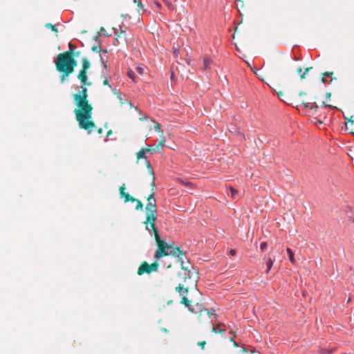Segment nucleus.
I'll return each mask as SVG.
<instances>
[{"mask_svg":"<svg viewBox=\"0 0 354 354\" xmlns=\"http://www.w3.org/2000/svg\"><path fill=\"white\" fill-rule=\"evenodd\" d=\"M74 101L77 108L75 109L76 120L79 122L81 129L91 133L95 127V124L91 121L93 107L87 100V88L82 86L76 94L73 95Z\"/></svg>","mask_w":354,"mask_h":354,"instance_id":"obj_1","label":"nucleus"},{"mask_svg":"<svg viewBox=\"0 0 354 354\" xmlns=\"http://www.w3.org/2000/svg\"><path fill=\"white\" fill-rule=\"evenodd\" d=\"M57 70L61 72V80L63 82L65 79L74 71L77 66L76 61L73 58L71 53H60L54 59Z\"/></svg>","mask_w":354,"mask_h":354,"instance_id":"obj_2","label":"nucleus"},{"mask_svg":"<svg viewBox=\"0 0 354 354\" xmlns=\"http://www.w3.org/2000/svg\"><path fill=\"white\" fill-rule=\"evenodd\" d=\"M156 241L158 245V250L156 251L154 258L156 260L160 259L163 256L172 255L176 257H180L182 250L178 248H174L167 244L165 241L162 240L159 233L156 234Z\"/></svg>","mask_w":354,"mask_h":354,"instance_id":"obj_3","label":"nucleus"},{"mask_svg":"<svg viewBox=\"0 0 354 354\" xmlns=\"http://www.w3.org/2000/svg\"><path fill=\"white\" fill-rule=\"evenodd\" d=\"M156 220V215H147L146 221V230L149 232L151 236L153 233L156 237V234L159 233L158 228L156 227L155 221Z\"/></svg>","mask_w":354,"mask_h":354,"instance_id":"obj_4","label":"nucleus"},{"mask_svg":"<svg viewBox=\"0 0 354 354\" xmlns=\"http://www.w3.org/2000/svg\"><path fill=\"white\" fill-rule=\"evenodd\" d=\"M166 139L165 136H162L160 138V141L158 144V145L156 147V149L151 148V149H142L138 153L137 157L138 159L141 158H146V153L149 152L151 153H153L154 152L159 151V147L162 149L165 146Z\"/></svg>","mask_w":354,"mask_h":354,"instance_id":"obj_5","label":"nucleus"},{"mask_svg":"<svg viewBox=\"0 0 354 354\" xmlns=\"http://www.w3.org/2000/svg\"><path fill=\"white\" fill-rule=\"evenodd\" d=\"M147 201L146 206L147 215H156V204L153 193L148 197Z\"/></svg>","mask_w":354,"mask_h":354,"instance_id":"obj_6","label":"nucleus"},{"mask_svg":"<svg viewBox=\"0 0 354 354\" xmlns=\"http://www.w3.org/2000/svg\"><path fill=\"white\" fill-rule=\"evenodd\" d=\"M180 257H178V261L180 262L182 269L185 271V274L187 276L186 277L191 278L192 277V270L190 268H193V267L190 265L189 261L185 262L184 259H186L185 253L182 251V255Z\"/></svg>","mask_w":354,"mask_h":354,"instance_id":"obj_7","label":"nucleus"},{"mask_svg":"<svg viewBox=\"0 0 354 354\" xmlns=\"http://www.w3.org/2000/svg\"><path fill=\"white\" fill-rule=\"evenodd\" d=\"M300 107H303L304 109H306V112L309 114L314 115L317 113L318 109V105L315 103H303L301 105H300Z\"/></svg>","mask_w":354,"mask_h":354,"instance_id":"obj_8","label":"nucleus"},{"mask_svg":"<svg viewBox=\"0 0 354 354\" xmlns=\"http://www.w3.org/2000/svg\"><path fill=\"white\" fill-rule=\"evenodd\" d=\"M124 190H125V185H123L122 186H121L120 187V193L121 197L124 198L125 202H127V201L133 202L134 201H136V198L131 196L128 193H126L124 192Z\"/></svg>","mask_w":354,"mask_h":354,"instance_id":"obj_9","label":"nucleus"},{"mask_svg":"<svg viewBox=\"0 0 354 354\" xmlns=\"http://www.w3.org/2000/svg\"><path fill=\"white\" fill-rule=\"evenodd\" d=\"M263 261L267 267L266 273H268L273 266L274 260L268 255L264 257Z\"/></svg>","mask_w":354,"mask_h":354,"instance_id":"obj_10","label":"nucleus"},{"mask_svg":"<svg viewBox=\"0 0 354 354\" xmlns=\"http://www.w3.org/2000/svg\"><path fill=\"white\" fill-rule=\"evenodd\" d=\"M149 265L147 263V262H145L143 263L138 268V274L139 275H142L145 272H147V273H149Z\"/></svg>","mask_w":354,"mask_h":354,"instance_id":"obj_11","label":"nucleus"},{"mask_svg":"<svg viewBox=\"0 0 354 354\" xmlns=\"http://www.w3.org/2000/svg\"><path fill=\"white\" fill-rule=\"evenodd\" d=\"M78 78L80 80L81 82L84 84V85H86V84H88L89 85L90 83H87L86 81H87V79H88V77H87V75H86V72L84 71V70H81L79 75H78Z\"/></svg>","mask_w":354,"mask_h":354,"instance_id":"obj_12","label":"nucleus"},{"mask_svg":"<svg viewBox=\"0 0 354 354\" xmlns=\"http://www.w3.org/2000/svg\"><path fill=\"white\" fill-rule=\"evenodd\" d=\"M212 63V60L210 57L205 56L203 57L204 69L209 70Z\"/></svg>","mask_w":354,"mask_h":354,"instance_id":"obj_13","label":"nucleus"},{"mask_svg":"<svg viewBox=\"0 0 354 354\" xmlns=\"http://www.w3.org/2000/svg\"><path fill=\"white\" fill-rule=\"evenodd\" d=\"M181 303L185 304V306L189 308V310H190L192 313L194 312V309L192 308H191L190 301L188 300V299L187 297H183Z\"/></svg>","mask_w":354,"mask_h":354,"instance_id":"obj_14","label":"nucleus"},{"mask_svg":"<svg viewBox=\"0 0 354 354\" xmlns=\"http://www.w3.org/2000/svg\"><path fill=\"white\" fill-rule=\"evenodd\" d=\"M312 68H307L304 72H303L302 68H299L297 69V73L300 75L301 79H304L306 77V74Z\"/></svg>","mask_w":354,"mask_h":354,"instance_id":"obj_15","label":"nucleus"},{"mask_svg":"<svg viewBox=\"0 0 354 354\" xmlns=\"http://www.w3.org/2000/svg\"><path fill=\"white\" fill-rule=\"evenodd\" d=\"M82 62L83 67L82 70H84V71H86L90 67V62L86 57H84L82 59Z\"/></svg>","mask_w":354,"mask_h":354,"instance_id":"obj_16","label":"nucleus"},{"mask_svg":"<svg viewBox=\"0 0 354 354\" xmlns=\"http://www.w3.org/2000/svg\"><path fill=\"white\" fill-rule=\"evenodd\" d=\"M286 251H287V253L288 254V258H289V260L292 263H294L295 262V257H294V252H292V250L291 249H290L289 248H287L286 249Z\"/></svg>","mask_w":354,"mask_h":354,"instance_id":"obj_17","label":"nucleus"},{"mask_svg":"<svg viewBox=\"0 0 354 354\" xmlns=\"http://www.w3.org/2000/svg\"><path fill=\"white\" fill-rule=\"evenodd\" d=\"M221 324H218L217 326H214L213 328H212V332L215 333H224L225 332V329H221L219 328V326Z\"/></svg>","mask_w":354,"mask_h":354,"instance_id":"obj_18","label":"nucleus"},{"mask_svg":"<svg viewBox=\"0 0 354 354\" xmlns=\"http://www.w3.org/2000/svg\"><path fill=\"white\" fill-rule=\"evenodd\" d=\"M231 197L234 199L238 198V192L236 189L232 187H230Z\"/></svg>","mask_w":354,"mask_h":354,"instance_id":"obj_19","label":"nucleus"},{"mask_svg":"<svg viewBox=\"0 0 354 354\" xmlns=\"http://www.w3.org/2000/svg\"><path fill=\"white\" fill-rule=\"evenodd\" d=\"M158 268V265L157 263H153L149 265V273L153 271H157Z\"/></svg>","mask_w":354,"mask_h":354,"instance_id":"obj_20","label":"nucleus"},{"mask_svg":"<svg viewBox=\"0 0 354 354\" xmlns=\"http://www.w3.org/2000/svg\"><path fill=\"white\" fill-rule=\"evenodd\" d=\"M127 75L133 82H136V75L133 71H131V70L127 72Z\"/></svg>","mask_w":354,"mask_h":354,"instance_id":"obj_21","label":"nucleus"},{"mask_svg":"<svg viewBox=\"0 0 354 354\" xmlns=\"http://www.w3.org/2000/svg\"><path fill=\"white\" fill-rule=\"evenodd\" d=\"M176 290L180 294V295H183V294H186L187 292V290L185 289V288H183L182 286H180V285L176 287Z\"/></svg>","mask_w":354,"mask_h":354,"instance_id":"obj_22","label":"nucleus"},{"mask_svg":"<svg viewBox=\"0 0 354 354\" xmlns=\"http://www.w3.org/2000/svg\"><path fill=\"white\" fill-rule=\"evenodd\" d=\"M133 202H136L137 203L136 207V209L137 210L142 209L143 205L140 201L136 199V201H134Z\"/></svg>","mask_w":354,"mask_h":354,"instance_id":"obj_23","label":"nucleus"},{"mask_svg":"<svg viewBox=\"0 0 354 354\" xmlns=\"http://www.w3.org/2000/svg\"><path fill=\"white\" fill-rule=\"evenodd\" d=\"M46 27L48 28H51L53 31L57 32V28L56 27V25H52L51 24H47L46 25Z\"/></svg>","mask_w":354,"mask_h":354,"instance_id":"obj_24","label":"nucleus"},{"mask_svg":"<svg viewBox=\"0 0 354 354\" xmlns=\"http://www.w3.org/2000/svg\"><path fill=\"white\" fill-rule=\"evenodd\" d=\"M110 77H106L104 80L103 81V84L105 86H108L110 88H111V85L110 84Z\"/></svg>","mask_w":354,"mask_h":354,"instance_id":"obj_25","label":"nucleus"},{"mask_svg":"<svg viewBox=\"0 0 354 354\" xmlns=\"http://www.w3.org/2000/svg\"><path fill=\"white\" fill-rule=\"evenodd\" d=\"M118 98L120 100L121 104H124L128 102V100L127 99L122 97V93L119 96H118Z\"/></svg>","mask_w":354,"mask_h":354,"instance_id":"obj_26","label":"nucleus"},{"mask_svg":"<svg viewBox=\"0 0 354 354\" xmlns=\"http://www.w3.org/2000/svg\"><path fill=\"white\" fill-rule=\"evenodd\" d=\"M111 91L113 92V94L116 95L117 97L119 96L122 93L120 92V90L117 89L116 88H113L111 87Z\"/></svg>","mask_w":354,"mask_h":354,"instance_id":"obj_27","label":"nucleus"},{"mask_svg":"<svg viewBox=\"0 0 354 354\" xmlns=\"http://www.w3.org/2000/svg\"><path fill=\"white\" fill-rule=\"evenodd\" d=\"M332 74H333L332 73L326 72L324 74V77H322V82L324 83H326V77H330Z\"/></svg>","mask_w":354,"mask_h":354,"instance_id":"obj_28","label":"nucleus"},{"mask_svg":"<svg viewBox=\"0 0 354 354\" xmlns=\"http://www.w3.org/2000/svg\"><path fill=\"white\" fill-rule=\"evenodd\" d=\"M75 48H76L75 46H74L71 42H69V44H68L69 52L68 53H71L72 54V53L75 50Z\"/></svg>","mask_w":354,"mask_h":354,"instance_id":"obj_29","label":"nucleus"},{"mask_svg":"<svg viewBox=\"0 0 354 354\" xmlns=\"http://www.w3.org/2000/svg\"><path fill=\"white\" fill-rule=\"evenodd\" d=\"M268 247V244L266 242H262L260 244V249L261 250V251H264Z\"/></svg>","mask_w":354,"mask_h":354,"instance_id":"obj_30","label":"nucleus"},{"mask_svg":"<svg viewBox=\"0 0 354 354\" xmlns=\"http://www.w3.org/2000/svg\"><path fill=\"white\" fill-rule=\"evenodd\" d=\"M136 70L140 75H142L144 73V69L141 66H137Z\"/></svg>","mask_w":354,"mask_h":354,"instance_id":"obj_31","label":"nucleus"},{"mask_svg":"<svg viewBox=\"0 0 354 354\" xmlns=\"http://www.w3.org/2000/svg\"><path fill=\"white\" fill-rule=\"evenodd\" d=\"M153 129H154V130L156 131H158V132L162 131L161 128H160V125L158 123H156V124L154 126Z\"/></svg>","mask_w":354,"mask_h":354,"instance_id":"obj_32","label":"nucleus"},{"mask_svg":"<svg viewBox=\"0 0 354 354\" xmlns=\"http://www.w3.org/2000/svg\"><path fill=\"white\" fill-rule=\"evenodd\" d=\"M127 103H129V104L130 107H131V108H134L136 111H138L139 114H141V111L138 108V106H134L133 105V104H132L131 102H129V101H128V102H127Z\"/></svg>","mask_w":354,"mask_h":354,"instance_id":"obj_33","label":"nucleus"},{"mask_svg":"<svg viewBox=\"0 0 354 354\" xmlns=\"http://www.w3.org/2000/svg\"><path fill=\"white\" fill-rule=\"evenodd\" d=\"M205 344H206V342L203 341V342H198V345L202 348V349H204L205 348Z\"/></svg>","mask_w":354,"mask_h":354,"instance_id":"obj_34","label":"nucleus"},{"mask_svg":"<svg viewBox=\"0 0 354 354\" xmlns=\"http://www.w3.org/2000/svg\"><path fill=\"white\" fill-rule=\"evenodd\" d=\"M138 12H140L141 9H143V6L140 1H138Z\"/></svg>","mask_w":354,"mask_h":354,"instance_id":"obj_35","label":"nucleus"},{"mask_svg":"<svg viewBox=\"0 0 354 354\" xmlns=\"http://www.w3.org/2000/svg\"><path fill=\"white\" fill-rule=\"evenodd\" d=\"M236 250H234V249H231V250H230V252H229V254H230V255H232V256L235 255V254H236Z\"/></svg>","mask_w":354,"mask_h":354,"instance_id":"obj_36","label":"nucleus"},{"mask_svg":"<svg viewBox=\"0 0 354 354\" xmlns=\"http://www.w3.org/2000/svg\"><path fill=\"white\" fill-rule=\"evenodd\" d=\"M164 1L167 4V6L169 7V8H171L173 7V5L171 3H170L169 1L167 0H164Z\"/></svg>","mask_w":354,"mask_h":354,"instance_id":"obj_37","label":"nucleus"},{"mask_svg":"<svg viewBox=\"0 0 354 354\" xmlns=\"http://www.w3.org/2000/svg\"><path fill=\"white\" fill-rule=\"evenodd\" d=\"M201 312V313H203V312L206 313L207 315L210 314V313L207 309H203Z\"/></svg>","mask_w":354,"mask_h":354,"instance_id":"obj_38","label":"nucleus"},{"mask_svg":"<svg viewBox=\"0 0 354 354\" xmlns=\"http://www.w3.org/2000/svg\"><path fill=\"white\" fill-rule=\"evenodd\" d=\"M233 344H234V346L235 347H239V344L236 341H234Z\"/></svg>","mask_w":354,"mask_h":354,"instance_id":"obj_39","label":"nucleus"},{"mask_svg":"<svg viewBox=\"0 0 354 354\" xmlns=\"http://www.w3.org/2000/svg\"><path fill=\"white\" fill-rule=\"evenodd\" d=\"M125 32L122 30V28L120 27V34H124Z\"/></svg>","mask_w":354,"mask_h":354,"instance_id":"obj_40","label":"nucleus"},{"mask_svg":"<svg viewBox=\"0 0 354 354\" xmlns=\"http://www.w3.org/2000/svg\"><path fill=\"white\" fill-rule=\"evenodd\" d=\"M230 341H231L232 342H234V341H235V340H234V337H232V338L230 339Z\"/></svg>","mask_w":354,"mask_h":354,"instance_id":"obj_41","label":"nucleus"},{"mask_svg":"<svg viewBox=\"0 0 354 354\" xmlns=\"http://www.w3.org/2000/svg\"><path fill=\"white\" fill-rule=\"evenodd\" d=\"M157 6H158V7H160V4L159 3H157Z\"/></svg>","mask_w":354,"mask_h":354,"instance_id":"obj_42","label":"nucleus"},{"mask_svg":"<svg viewBox=\"0 0 354 354\" xmlns=\"http://www.w3.org/2000/svg\"><path fill=\"white\" fill-rule=\"evenodd\" d=\"M278 95H279V98H280L281 100H283L281 98L280 95H279V94H278Z\"/></svg>","mask_w":354,"mask_h":354,"instance_id":"obj_43","label":"nucleus"}]
</instances>
